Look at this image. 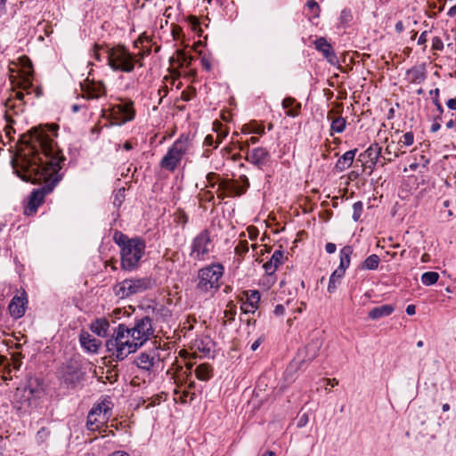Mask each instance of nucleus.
<instances>
[{
  "mask_svg": "<svg viewBox=\"0 0 456 456\" xmlns=\"http://www.w3.org/2000/svg\"><path fill=\"white\" fill-rule=\"evenodd\" d=\"M57 127V125L33 127L20 135V145L16 153H12V145L8 149L13 173L24 182L42 184L29 195L24 209L27 216L37 212L45 197L62 179L60 171L65 158L54 141Z\"/></svg>",
  "mask_w": 456,
  "mask_h": 456,
  "instance_id": "obj_1",
  "label": "nucleus"
},
{
  "mask_svg": "<svg viewBox=\"0 0 456 456\" xmlns=\"http://www.w3.org/2000/svg\"><path fill=\"white\" fill-rule=\"evenodd\" d=\"M154 337L152 320L149 316L135 318L132 327L119 323L105 346L110 355L117 361L125 360Z\"/></svg>",
  "mask_w": 456,
  "mask_h": 456,
  "instance_id": "obj_2",
  "label": "nucleus"
},
{
  "mask_svg": "<svg viewBox=\"0 0 456 456\" xmlns=\"http://www.w3.org/2000/svg\"><path fill=\"white\" fill-rule=\"evenodd\" d=\"M114 242L120 248V266L122 270H136L145 254L146 243L140 237L129 238L119 231L113 234Z\"/></svg>",
  "mask_w": 456,
  "mask_h": 456,
  "instance_id": "obj_3",
  "label": "nucleus"
},
{
  "mask_svg": "<svg viewBox=\"0 0 456 456\" xmlns=\"http://www.w3.org/2000/svg\"><path fill=\"white\" fill-rule=\"evenodd\" d=\"M144 54L141 52L134 53L124 45H110L106 49L107 65L114 72L132 73L135 67H142Z\"/></svg>",
  "mask_w": 456,
  "mask_h": 456,
  "instance_id": "obj_4",
  "label": "nucleus"
},
{
  "mask_svg": "<svg viewBox=\"0 0 456 456\" xmlns=\"http://www.w3.org/2000/svg\"><path fill=\"white\" fill-rule=\"evenodd\" d=\"M8 76L10 86L13 91L14 97L22 100L25 91L27 94L31 93L33 86V69L31 62L26 59L25 63L10 62L8 66Z\"/></svg>",
  "mask_w": 456,
  "mask_h": 456,
  "instance_id": "obj_5",
  "label": "nucleus"
},
{
  "mask_svg": "<svg viewBox=\"0 0 456 456\" xmlns=\"http://www.w3.org/2000/svg\"><path fill=\"white\" fill-rule=\"evenodd\" d=\"M191 149L190 138L186 134H181L167 149L161 159L160 167L171 173L175 172Z\"/></svg>",
  "mask_w": 456,
  "mask_h": 456,
  "instance_id": "obj_6",
  "label": "nucleus"
},
{
  "mask_svg": "<svg viewBox=\"0 0 456 456\" xmlns=\"http://www.w3.org/2000/svg\"><path fill=\"white\" fill-rule=\"evenodd\" d=\"M155 282L151 277H133L125 279L113 287V292L120 299L143 293L153 288Z\"/></svg>",
  "mask_w": 456,
  "mask_h": 456,
  "instance_id": "obj_7",
  "label": "nucleus"
},
{
  "mask_svg": "<svg viewBox=\"0 0 456 456\" xmlns=\"http://www.w3.org/2000/svg\"><path fill=\"white\" fill-rule=\"evenodd\" d=\"M223 265L211 264L198 272L197 289L200 292L216 291L220 288V280L224 274Z\"/></svg>",
  "mask_w": 456,
  "mask_h": 456,
  "instance_id": "obj_8",
  "label": "nucleus"
},
{
  "mask_svg": "<svg viewBox=\"0 0 456 456\" xmlns=\"http://www.w3.org/2000/svg\"><path fill=\"white\" fill-rule=\"evenodd\" d=\"M214 248L215 244L210 232L205 229L192 239L190 246V257L195 261H206L209 258Z\"/></svg>",
  "mask_w": 456,
  "mask_h": 456,
  "instance_id": "obj_9",
  "label": "nucleus"
},
{
  "mask_svg": "<svg viewBox=\"0 0 456 456\" xmlns=\"http://www.w3.org/2000/svg\"><path fill=\"white\" fill-rule=\"evenodd\" d=\"M111 416L110 402L103 400L94 404L89 411L86 428L91 431H98L107 424Z\"/></svg>",
  "mask_w": 456,
  "mask_h": 456,
  "instance_id": "obj_10",
  "label": "nucleus"
},
{
  "mask_svg": "<svg viewBox=\"0 0 456 456\" xmlns=\"http://www.w3.org/2000/svg\"><path fill=\"white\" fill-rule=\"evenodd\" d=\"M132 100H120L110 108V116L116 124L122 125L132 121L135 117V110Z\"/></svg>",
  "mask_w": 456,
  "mask_h": 456,
  "instance_id": "obj_11",
  "label": "nucleus"
},
{
  "mask_svg": "<svg viewBox=\"0 0 456 456\" xmlns=\"http://www.w3.org/2000/svg\"><path fill=\"white\" fill-rule=\"evenodd\" d=\"M134 363L142 370L154 372L160 364V358L154 351L142 352L135 358Z\"/></svg>",
  "mask_w": 456,
  "mask_h": 456,
  "instance_id": "obj_12",
  "label": "nucleus"
},
{
  "mask_svg": "<svg viewBox=\"0 0 456 456\" xmlns=\"http://www.w3.org/2000/svg\"><path fill=\"white\" fill-rule=\"evenodd\" d=\"M61 379L67 386L74 387L83 379V371L77 362H68L61 368Z\"/></svg>",
  "mask_w": 456,
  "mask_h": 456,
  "instance_id": "obj_13",
  "label": "nucleus"
},
{
  "mask_svg": "<svg viewBox=\"0 0 456 456\" xmlns=\"http://www.w3.org/2000/svg\"><path fill=\"white\" fill-rule=\"evenodd\" d=\"M82 97L86 100H97L106 95V87L102 81L86 79L81 85Z\"/></svg>",
  "mask_w": 456,
  "mask_h": 456,
  "instance_id": "obj_14",
  "label": "nucleus"
},
{
  "mask_svg": "<svg viewBox=\"0 0 456 456\" xmlns=\"http://www.w3.org/2000/svg\"><path fill=\"white\" fill-rule=\"evenodd\" d=\"M27 306H28L27 293L25 290H22L12 298V300L8 305V311H9L10 315L12 318L20 319L25 314Z\"/></svg>",
  "mask_w": 456,
  "mask_h": 456,
  "instance_id": "obj_15",
  "label": "nucleus"
},
{
  "mask_svg": "<svg viewBox=\"0 0 456 456\" xmlns=\"http://www.w3.org/2000/svg\"><path fill=\"white\" fill-rule=\"evenodd\" d=\"M270 158L271 155L265 148L257 147L251 151H248L246 160L262 169L269 163Z\"/></svg>",
  "mask_w": 456,
  "mask_h": 456,
  "instance_id": "obj_16",
  "label": "nucleus"
},
{
  "mask_svg": "<svg viewBox=\"0 0 456 456\" xmlns=\"http://www.w3.org/2000/svg\"><path fill=\"white\" fill-rule=\"evenodd\" d=\"M217 197L221 200L226 197L240 196L245 193V188H240L235 181L222 180L218 184Z\"/></svg>",
  "mask_w": 456,
  "mask_h": 456,
  "instance_id": "obj_17",
  "label": "nucleus"
},
{
  "mask_svg": "<svg viewBox=\"0 0 456 456\" xmlns=\"http://www.w3.org/2000/svg\"><path fill=\"white\" fill-rule=\"evenodd\" d=\"M315 49L321 52L323 57L328 61L331 65H336L338 63V59L337 54L335 53L331 45L327 41V39L323 37H318L314 42Z\"/></svg>",
  "mask_w": 456,
  "mask_h": 456,
  "instance_id": "obj_18",
  "label": "nucleus"
},
{
  "mask_svg": "<svg viewBox=\"0 0 456 456\" xmlns=\"http://www.w3.org/2000/svg\"><path fill=\"white\" fill-rule=\"evenodd\" d=\"M244 296L246 299L242 301L240 309L245 314H254L257 309L260 302V293L258 290L246 291Z\"/></svg>",
  "mask_w": 456,
  "mask_h": 456,
  "instance_id": "obj_19",
  "label": "nucleus"
},
{
  "mask_svg": "<svg viewBox=\"0 0 456 456\" xmlns=\"http://www.w3.org/2000/svg\"><path fill=\"white\" fill-rule=\"evenodd\" d=\"M283 258V252L281 250H275L273 253L270 260L265 263L263 265L266 275L272 277L275 273L278 267L282 265Z\"/></svg>",
  "mask_w": 456,
  "mask_h": 456,
  "instance_id": "obj_20",
  "label": "nucleus"
},
{
  "mask_svg": "<svg viewBox=\"0 0 456 456\" xmlns=\"http://www.w3.org/2000/svg\"><path fill=\"white\" fill-rule=\"evenodd\" d=\"M427 78L425 65L413 66L406 71V79L411 84H420Z\"/></svg>",
  "mask_w": 456,
  "mask_h": 456,
  "instance_id": "obj_21",
  "label": "nucleus"
},
{
  "mask_svg": "<svg viewBox=\"0 0 456 456\" xmlns=\"http://www.w3.org/2000/svg\"><path fill=\"white\" fill-rule=\"evenodd\" d=\"M193 347L204 355H209L214 348V341L208 336L198 337L193 341Z\"/></svg>",
  "mask_w": 456,
  "mask_h": 456,
  "instance_id": "obj_22",
  "label": "nucleus"
},
{
  "mask_svg": "<svg viewBox=\"0 0 456 456\" xmlns=\"http://www.w3.org/2000/svg\"><path fill=\"white\" fill-rule=\"evenodd\" d=\"M81 346L88 353H96L101 345L100 340L94 338L88 332H82L79 336Z\"/></svg>",
  "mask_w": 456,
  "mask_h": 456,
  "instance_id": "obj_23",
  "label": "nucleus"
},
{
  "mask_svg": "<svg viewBox=\"0 0 456 456\" xmlns=\"http://www.w3.org/2000/svg\"><path fill=\"white\" fill-rule=\"evenodd\" d=\"M281 106L286 110V116L296 118L300 114L301 103L293 97H286L282 100Z\"/></svg>",
  "mask_w": 456,
  "mask_h": 456,
  "instance_id": "obj_24",
  "label": "nucleus"
},
{
  "mask_svg": "<svg viewBox=\"0 0 456 456\" xmlns=\"http://www.w3.org/2000/svg\"><path fill=\"white\" fill-rule=\"evenodd\" d=\"M110 322L106 318H97L91 325L90 330L98 337L106 338L109 333Z\"/></svg>",
  "mask_w": 456,
  "mask_h": 456,
  "instance_id": "obj_25",
  "label": "nucleus"
},
{
  "mask_svg": "<svg viewBox=\"0 0 456 456\" xmlns=\"http://www.w3.org/2000/svg\"><path fill=\"white\" fill-rule=\"evenodd\" d=\"M395 306L393 305H382L379 306H376L372 308L368 316L372 320H378L383 317L389 316L395 311Z\"/></svg>",
  "mask_w": 456,
  "mask_h": 456,
  "instance_id": "obj_26",
  "label": "nucleus"
},
{
  "mask_svg": "<svg viewBox=\"0 0 456 456\" xmlns=\"http://www.w3.org/2000/svg\"><path fill=\"white\" fill-rule=\"evenodd\" d=\"M357 152V149L350 150L345 152L337 161L336 167L343 171L350 167Z\"/></svg>",
  "mask_w": 456,
  "mask_h": 456,
  "instance_id": "obj_27",
  "label": "nucleus"
},
{
  "mask_svg": "<svg viewBox=\"0 0 456 456\" xmlns=\"http://www.w3.org/2000/svg\"><path fill=\"white\" fill-rule=\"evenodd\" d=\"M353 254V248L350 246H345L340 249L339 256L340 262L337 269L345 272L350 265L351 255Z\"/></svg>",
  "mask_w": 456,
  "mask_h": 456,
  "instance_id": "obj_28",
  "label": "nucleus"
},
{
  "mask_svg": "<svg viewBox=\"0 0 456 456\" xmlns=\"http://www.w3.org/2000/svg\"><path fill=\"white\" fill-rule=\"evenodd\" d=\"M194 372L196 378L201 381H208L213 377V370L208 363H201L198 365Z\"/></svg>",
  "mask_w": 456,
  "mask_h": 456,
  "instance_id": "obj_29",
  "label": "nucleus"
},
{
  "mask_svg": "<svg viewBox=\"0 0 456 456\" xmlns=\"http://www.w3.org/2000/svg\"><path fill=\"white\" fill-rule=\"evenodd\" d=\"M345 272H342L338 269H336L330 275L329 284H328V291L330 293H334L338 285L341 283L342 278L345 276Z\"/></svg>",
  "mask_w": 456,
  "mask_h": 456,
  "instance_id": "obj_30",
  "label": "nucleus"
},
{
  "mask_svg": "<svg viewBox=\"0 0 456 456\" xmlns=\"http://www.w3.org/2000/svg\"><path fill=\"white\" fill-rule=\"evenodd\" d=\"M328 118L331 119V123H330V134L331 135L334 133L341 134L345 131L346 126V120L345 118L337 117V118H331L329 114Z\"/></svg>",
  "mask_w": 456,
  "mask_h": 456,
  "instance_id": "obj_31",
  "label": "nucleus"
},
{
  "mask_svg": "<svg viewBox=\"0 0 456 456\" xmlns=\"http://www.w3.org/2000/svg\"><path fill=\"white\" fill-rule=\"evenodd\" d=\"M108 46H110L109 44H94L92 48L90 49V56L94 58L96 61H102L103 56L102 53L106 55V49Z\"/></svg>",
  "mask_w": 456,
  "mask_h": 456,
  "instance_id": "obj_32",
  "label": "nucleus"
},
{
  "mask_svg": "<svg viewBox=\"0 0 456 456\" xmlns=\"http://www.w3.org/2000/svg\"><path fill=\"white\" fill-rule=\"evenodd\" d=\"M365 154L372 165H376L381 154V147L378 143L371 144L366 151Z\"/></svg>",
  "mask_w": 456,
  "mask_h": 456,
  "instance_id": "obj_33",
  "label": "nucleus"
},
{
  "mask_svg": "<svg viewBox=\"0 0 456 456\" xmlns=\"http://www.w3.org/2000/svg\"><path fill=\"white\" fill-rule=\"evenodd\" d=\"M379 256L376 254H372L362 262L361 268L362 270H376L379 267Z\"/></svg>",
  "mask_w": 456,
  "mask_h": 456,
  "instance_id": "obj_34",
  "label": "nucleus"
},
{
  "mask_svg": "<svg viewBox=\"0 0 456 456\" xmlns=\"http://www.w3.org/2000/svg\"><path fill=\"white\" fill-rule=\"evenodd\" d=\"M4 118L5 122L4 126L5 137L8 138L9 142L14 141L15 130L12 127L13 120L11 119L7 113L4 114Z\"/></svg>",
  "mask_w": 456,
  "mask_h": 456,
  "instance_id": "obj_35",
  "label": "nucleus"
},
{
  "mask_svg": "<svg viewBox=\"0 0 456 456\" xmlns=\"http://www.w3.org/2000/svg\"><path fill=\"white\" fill-rule=\"evenodd\" d=\"M439 277L436 272H426L421 275V282L425 286H431L438 281Z\"/></svg>",
  "mask_w": 456,
  "mask_h": 456,
  "instance_id": "obj_36",
  "label": "nucleus"
},
{
  "mask_svg": "<svg viewBox=\"0 0 456 456\" xmlns=\"http://www.w3.org/2000/svg\"><path fill=\"white\" fill-rule=\"evenodd\" d=\"M25 394H27L26 388L18 387L14 394V399L16 400V403H20L21 405L24 403H28L31 391H29L28 395Z\"/></svg>",
  "mask_w": 456,
  "mask_h": 456,
  "instance_id": "obj_37",
  "label": "nucleus"
},
{
  "mask_svg": "<svg viewBox=\"0 0 456 456\" xmlns=\"http://www.w3.org/2000/svg\"><path fill=\"white\" fill-rule=\"evenodd\" d=\"M214 128L216 132L217 133L216 142L215 148H217L218 145L223 142V140L227 136L228 132L225 129H223V126L219 122L214 123Z\"/></svg>",
  "mask_w": 456,
  "mask_h": 456,
  "instance_id": "obj_38",
  "label": "nucleus"
},
{
  "mask_svg": "<svg viewBox=\"0 0 456 456\" xmlns=\"http://www.w3.org/2000/svg\"><path fill=\"white\" fill-rule=\"evenodd\" d=\"M414 143V134L411 131L406 132L398 141L399 147H408Z\"/></svg>",
  "mask_w": 456,
  "mask_h": 456,
  "instance_id": "obj_39",
  "label": "nucleus"
},
{
  "mask_svg": "<svg viewBox=\"0 0 456 456\" xmlns=\"http://www.w3.org/2000/svg\"><path fill=\"white\" fill-rule=\"evenodd\" d=\"M178 61L180 62L181 67L189 68L194 60L191 55H189L182 51L177 52Z\"/></svg>",
  "mask_w": 456,
  "mask_h": 456,
  "instance_id": "obj_40",
  "label": "nucleus"
},
{
  "mask_svg": "<svg viewBox=\"0 0 456 456\" xmlns=\"http://www.w3.org/2000/svg\"><path fill=\"white\" fill-rule=\"evenodd\" d=\"M306 7L312 15V18L315 19L320 16L321 7L315 0H308Z\"/></svg>",
  "mask_w": 456,
  "mask_h": 456,
  "instance_id": "obj_41",
  "label": "nucleus"
},
{
  "mask_svg": "<svg viewBox=\"0 0 456 456\" xmlns=\"http://www.w3.org/2000/svg\"><path fill=\"white\" fill-rule=\"evenodd\" d=\"M248 251V243L246 240H240L237 246L235 247V254L240 257H244V256Z\"/></svg>",
  "mask_w": 456,
  "mask_h": 456,
  "instance_id": "obj_42",
  "label": "nucleus"
},
{
  "mask_svg": "<svg viewBox=\"0 0 456 456\" xmlns=\"http://www.w3.org/2000/svg\"><path fill=\"white\" fill-rule=\"evenodd\" d=\"M124 200H125V189L120 188L114 194V197H113L114 207L118 208L122 205Z\"/></svg>",
  "mask_w": 456,
  "mask_h": 456,
  "instance_id": "obj_43",
  "label": "nucleus"
},
{
  "mask_svg": "<svg viewBox=\"0 0 456 456\" xmlns=\"http://www.w3.org/2000/svg\"><path fill=\"white\" fill-rule=\"evenodd\" d=\"M243 133L247 134H264L265 127L263 126H259L257 124L251 125L250 127L248 126L242 128Z\"/></svg>",
  "mask_w": 456,
  "mask_h": 456,
  "instance_id": "obj_44",
  "label": "nucleus"
},
{
  "mask_svg": "<svg viewBox=\"0 0 456 456\" xmlns=\"http://www.w3.org/2000/svg\"><path fill=\"white\" fill-rule=\"evenodd\" d=\"M363 210V204L362 201H356L353 205V219L358 221Z\"/></svg>",
  "mask_w": 456,
  "mask_h": 456,
  "instance_id": "obj_45",
  "label": "nucleus"
},
{
  "mask_svg": "<svg viewBox=\"0 0 456 456\" xmlns=\"http://www.w3.org/2000/svg\"><path fill=\"white\" fill-rule=\"evenodd\" d=\"M236 314V307L233 304L230 303L227 305V309L224 312V318L228 322H232L234 320Z\"/></svg>",
  "mask_w": 456,
  "mask_h": 456,
  "instance_id": "obj_46",
  "label": "nucleus"
},
{
  "mask_svg": "<svg viewBox=\"0 0 456 456\" xmlns=\"http://www.w3.org/2000/svg\"><path fill=\"white\" fill-rule=\"evenodd\" d=\"M258 141H259L258 137L252 136L249 138V140L247 142L243 143V142H237L236 144H238L240 151H245L246 149L248 151L249 143L255 144Z\"/></svg>",
  "mask_w": 456,
  "mask_h": 456,
  "instance_id": "obj_47",
  "label": "nucleus"
},
{
  "mask_svg": "<svg viewBox=\"0 0 456 456\" xmlns=\"http://www.w3.org/2000/svg\"><path fill=\"white\" fill-rule=\"evenodd\" d=\"M432 49L436 51H442L444 49V42L439 37H433Z\"/></svg>",
  "mask_w": 456,
  "mask_h": 456,
  "instance_id": "obj_48",
  "label": "nucleus"
},
{
  "mask_svg": "<svg viewBox=\"0 0 456 456\" xmlns=\"http://www.w3.org/2000/svg\"><path fill=\"white\" fill-rule=\"evenodd\" d=\"M196 95V90L194 88H191L188 91H183L182 93V100L184 102H189L191 98H193Z\"/></svg>",
  "mask_w": 456,
  "mask_h": 456,
  "instance_id": "obj_49",
  "label": "nucleus"
},
{
  "mask_svg": "<svg viewBox=\"0 0 456 456\" xmlns=\"http://www.w3.org/2000/svg\"><path fill=\"white\" fill-rule=\"evenodd\" d=\"M309 421V417L307 413H303L298 417L297 427V428H303L305 427Z\"/></svg>",
  "mask_w": 456,
  "mask_h": 456,
  "instance_id": "obj_50",
  "label": "nucleus"
},
{
  "mask_svg": "<svg viewBox=\"0 0 456 456\" xmlns=\"http://www.w3.org/2000/svg\"><path fill=\"white\" fill-rule=\"evenodd\" d=\"M201 65L204 69L207 71H209L212 68V61L209 57L208 56H202L200 59Z\"/></svg>",
  "mask_w": 456,
  "mask_h": 456,
  "instance_id": "obj_51",
  "label": "nucleus"
},
{
  "mask_svg": "<svg viewBox=\"0 0 456 456\" xmlns=\"http://www.w3.org/2000/svg\"><path fill=\"white\" fill-rule=\"evenodd\" d=\"M318 349H319V346H317V344L316 345L308 344L306 346V350L312 352L311 355L308 358L309 360H312L316 356Z\"/></svg>",
  "mask_w": 456,
  "mask_h": 456,
  "instance_id": "obj_52",
  "label": "nucleus"
},
{
  "mask_svg": "<svg viewBox=\"0 0 456 456\" xmlns=\"http://www.w3.org/2000/svg\"><path fill=\"white\" fill-rule=\"evenodd\" d=\"M429 94L432 97V102L434 104H436V102H441L439 99L440 90L438 88L430 90Z\"/></svg>",
  "mask_w": 456,
  "mask_h": 456,
  "instance_id": "obj_53",
  "label": "nucleus"
},
{
  "mask_svg": "<svg viewBox=\"0 0 456 456\" xmlns=\"http://www.w3.org/2000/svg\"><path fill=\"white\" fill-rule=\"evenodd\" d=\"M217 177L216 173L210 172L207 175V181L208 183V186L214 188L216 185L215 179Z\"/></svg>",
  "mask_w": 456,
  "mask_h": 456,
  "instance_id": "obj_54",
  "label": "nucleus"
},
{
  "mask_svg": "<svg viewBox=\"0 0 456 456\" xmlns=\"http://www.w3.org/2000/svg\"><path fill=\"white\" fill-rule=\"evenodd\" d=\"M273 313L275 315L277 316H281V315H283L284 313H285V307L283 305L281 304H278L276 305V306L274 307V310H273Z\"/></svg>",
  "mask_w": 456,
  "mask_h": 456,
  "instance_id": "obj_55",
  "label": "nucleus"
},
{
  "mask_svg": "<svg viewBox=\"0 0 456 456\" xmlns=\"http://www.w3.org/2000/svg\"><path fill=\"white\" fill-rule=\"evenodd\" d=\"M50 432L49 430H47V428H42L38 432H37V437L41 440H44L48 436H49Z\"/></svg>",
  "mask_w": 456,
  "mask_h": 456,
  "instance_id": "obj_56",
  "label": "nucleus"
},
{
  "mask_svg": "<svg viewBox=\"0 0 456 456\" xmlns=\"http://www.w3.org/2000/svg\"><path fill=\"white\" fill-rule=\"evenodd\" d=\"M243 185H240V188H245V191H247V189L249 187V182H248V177L245 175H242L240 176L239 178Z\"/></svg>",
  "mask_w": 456,
  "mask_h": 456,
  "instance_id": "obj_57",
  "label": "nucleus"
},
{
  "mask_svg": "<svg viewBox=\"0 0 456 456\" xmlns=\"http://www.w3.org/2000/svg\"><path fill=\"white\" fill-rule=\"evenodd\" d=\"M337 247L334 243L329 242L325 245V250L328 254L335 253Z\"/></svg>",
  "mask_w": 456,
  "mask_h": 456,
  "instance_id": "obj_58",
  "label": "nucleus"
},
{
  "mask_svg": "<svg viewBox=\"0 0 456 456\" xmlns=\"http://www.w3.org/2000/svg\"><path fill=\"white\" fill-rule=\"evenodd\" d=\"M427 36H428V31H423L420 34V36L419 37L418 45H425L428 40Z\"/></svg>",
  "mask_w": 456,
  "mask_h": 456,
  "instance_id": "obj_59",
  "label": "nucleus"
},
{
  "mask_svg": "<svg viewBox=\"0 0 456 456\" xmlns=\"http://www.w3.org/2000/svg\"><path fill=\"white\" fill-rule=\"evenodd\" d=\"M446 106L452 110H456V98H451L446 102Z\"/></svg>",
  "mask_w": 456,
  "mask_h": 456,
  "instance_id": "obj_60",
  "label": "nucleus"
},
{
  "mask_svg": "<svg viewBox=\"0 0 456 456\" xmlns=\"http://www.w3.org/2000/svg\"><path fill=\"white\" fill-rule=\"evenodd\" d=\"M263 341H264V337H260L259 338H257L255 342H253L251 344V346H250L251 350L256 351L259 347V346L261 345V343Z\"/></svg>",
  "mask_w": 456,
  "mask_h": 456,
  "instance_id": "obj_61",
  "label": "nucleus"
},
{
  "mask_svg": "<svg viewBox=\"0 0 456 456\" xmlns=\"http://www.w3.org/2000/svg\"><path fill=\"white\" fill-rule=\"evenodd\" d=\"M204 146H213L214 145V137L211 134H208L205 137Z\"/></svg>",
  "mask_w": 456,
  "mask_h": 456,
  "instance_id": "obj_62",
  "label": "nucleus"
},
{
  "mask_svg": "<svg viewBox=\"0 0 456 456\" xmlns=\"http://www.w3.org/2000/svg\"><path fill=\"white\" fill-rule=\"evenodd\" d=\"M419 163L420 165L423 167H426L428 166V164L430 163V159L426 157L425 155H420L419 156Z\"/></svg>",
  "mask_w": 456,
  "mask_h": 456,
  "instance_id": "obj_63",
  "label": "nucleus"
},
{
  "mask_svg": "<svg viewBox=\"0 0 456 456\" xmlns=\"http://www.w3.org/2000/svg\"><path fill=\"white\" fill-rule=\"evenodd\" d=\"M447 15L451 18L456 17V4L449 9Z\"/></svg>",
  "mask_w": 456,
  "mask_h": 456,
  "instance_id": "obj_64",
  "label": "nucleus"
}]
</instances>
